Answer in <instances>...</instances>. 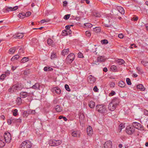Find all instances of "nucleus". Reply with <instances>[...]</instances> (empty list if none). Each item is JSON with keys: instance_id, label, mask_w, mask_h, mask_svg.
I'll return each mask as SVG.
<instances>
[{"instance_id": "obj_32", "label": "nucleus", "mask_w": 148, "mask_h": 148, "mask_svg": "<svg viewBox=\"0 0 148 148\" xmlns=\"http://www.w3.org/2000/svg\"><path fill=\"white\" fill-rule=\"evenodd\" d=\"M19 58V56L18 55H16L13 56L11 59V60L12 61H14L15 60H16L18 59Z\"/></svg>"}, {"instance_id": "obj_29", "label": "nucleus", "mask_w": 148, "mask_h": 148, "mask_svg": "<svg viewBox=\"0 0 148 148\" xmlns=\"http://www.w3.org/2000/svg\"><path fill=\"white\" fill-rule=\"evenodd\" d=\"M40 87V85L38 83H36L32 87V88L36 89H39ZM32 88H30V89Z\"/></svg>"}, {"instance_id": "obj_13", "label": "nucleus", "mask_w": 148, "mask_h": 148, "mask_svg": "<svg viewBox=\"0 0 148 148\" xmlns=\"http://www.w3.org/2000/svg\"><path fill=\"white\" fill-rule=\"evenodd\" d=\"M116 106L110 102L108 105V109L111 111H113L116 109Z\"/></svg>"}, {"instance_id": "obj_20", "label": "nucleus", "mask_w": 148, "mask_h": 148, "mask_svg": "<svg viewBox=\"0 0 148 148\" xmlns=\"http://www.w3.org/2000/svg\"><path fill=\"white\" fill-rule=\"evenodd\" d=\"M136 70L138 71V73L139 74H142L144 72H143L142 67L140 66H138L136 68Z\"/></svg>"}, {"instance_id": "obj_31", "label": "nucleus", "mask_w": 148, "mask_h": 148, "mask_svg": "<svg viewBox=\"0 0 148 148\" xmlns=\"http://www.w3.org/2000/svg\"><path fill=\"white\" fill-rule=\"evenodd\" d=\"M29 61V58L28 57H24L21 60V62L25 63Z\"/></svg>"}, {"instance_id": "obj_19", "label": "nucleus", "mask_w": 148, "mask_h": 148, "mask_svg": "<svg viewBox=\"0 0 148 148\" xmlns=\"http://www.w3.org/2000/svg\"><path fill=\"white\" fill-rule=\"evenodd\" d=\"M93 15L96 17H100L101 16L100 13L97 11H93L92 12Z\"/></svg>"}, {"instance_id": "obj_10", "label": "nucleus", "mask_w": 148, "mask_h": 148, "mask_svg": "<svg viewBox=\"0 0 148 148\" xmlns=\"http://www.w3.org/2000/svg\"><path fill=\"white\" fill-rule=\"evenodd\" d=\"M112 143L111 141H108L105 143L104 145V148H111Z\"/></svg>"}, {"instance_id": "obj_59", "label": "nucleus", "mask_w": 148, "mask_h": 148, "mask_svg": "<svg viewBox=\"0 0 148 148\" xmlns=\"http://www.w3.org/2000/svg\"><path fill=\"white\" fill-rule=\"evenodd\" d=\"M12 91H13L14 92H16V88H15V86H14V85L12 86Z\"/></svg>"}, {"instance_id": "obj_28", "label": "nucleus", "mask_w": 148, "mask_h": 148, "mask_svg": "<svg viewBox=\"0 0 148 148\" xmlns=\"http://www.w3.org/2000/svg\"><path fill=\"white\" fill-rule=\"evenodd\" d=\"M118 86L121 87H124L125 86V83L123 81H120L118 83Z\"/></svg>"}, {"instance_id": "obj_43", "label": "nucleus", "mask_w": 148, "mask_h": 148, "mask_svg": "<svg viewBox=\"0 0 148 148\" xmlns=\"http://www.w3.org/2000/svg\"><path fill=\"white\" fill-rule=\"evenodd\" d=\"M84 25L86 27L88 28H90L92 26V24L88 23L84 24Z\"/></svg>"}, {"instance_id": "obj_37", "label": "nucleus", "mask_w": 148, "mask_h": 148, "mask_svg": "<svg viewBox=\"0 0 148 148\" xmlns=\"http://www.w3.org/2000/svg\"><path fill=\"white\" fill-rule=\"evenodd\" d=\"M94 31L96 33L99 32L101 31L100 27H95L94 29Z\"/></svg>"}, {"instance_id": "obj_64", "label": "nucleus", "mask_w": 148, "mask_h": 148, "mask_svg": "<svg viewBox=\"0 0 148 148\" xmlns=\"http://www.w3.org/2000/svg\"><path fill=\"white\" fill-rule=\"evenodd\" d=\"M144 114L145 115L148 116V111L146 110H144Z\"/></svg>"}, {"instance_id": "obj_5", "label": "nucleus", "mask_w": 148, "mask_h": 148, "mask_svg": "<svg viewBox=\"0 0 148 148\" xmlns=\"http://www.w3.org/2000/svg\"><path fill=\"white\" fill-rule=\"evenodd\" d=\"M4 139L5 142L7 143H9L12 139L11 136L9 132H5L4 135Z\"/></svg>"}, {"instance_id": "obj_2", "label": "nucleus", "mask_w": 148, "mask_h": 148, "mask_svg": "<svg viewBox=\"0 0 148 148\" xmlns=\"http://www.w3.org/2000/svg\"><path fill=\"white\" fill-rule=\"evenodd\" d=\"M21 97L24 98L31 96H34V92L30 90L28 92H21L20 94Z\"/></svg>"}, {"instance_id": "obj_57", "label": "nucleus", "mask_w": 148, "mask_h": 148, "mask_svg": "<svg viewBox=\"0 0 148 148\" xmlns=\"http://www.w3.org/2000/svg\"><path fill=\"white\" fill-rule=\"evenodd\" d=\"M93 90L94 91L96 92H98L99 90V89L96 86H95L94 87Z\"/></svg>"}, {"instance_id": "obj_26", "label": "nucleus", "mask_w": 148, "mask_h": 148, "mask_svg": "<svg viewBox=\"0 0 148 148\" xmlns=\"http://www.w3.org/2000/svg\"><path fill=\"white\" fill-rule=\"evenodd\" d=\"M116 62L119 65H121L124 63L125 61L122 59H120L116 61Z\"/></svg>"}, {"instance_id": "obj_12", "label": "nucleus", "mask_w": 148, "mask_h": 148, "mask_svg": "<svg viewBox=\"0 0 148 148\" xmlns=\"http://www.w3.org/2000/svg\"><path fill=\"white\" fill-rule=\"evenodd\" d=\"M87 132L88 136H90L93 134V131L91 126H89L87 128Z\"/></svg>"}, {"instance_id": "obj_25", "label": "nucleus", "mask_w": 148, "mask_h": 148, "mask_svg": "<svg viewBox=\"0 0 148 148\" xmlns=\"http://www.w3.org/2000/svg\"><path fill=\"white\" fill-rule=\"evenodd\" d=\"M137 88L139 89L141 91H144L145 90V88H144L142 84H139L137 85Z\"/></svg>"}, {"instance_id": "obj_41", "label": "nucleus", "mask_w": 148, "mask_h": 148, "mask_svg": "<svg viewBox=\"0 0 148 148\" xmlns=\"http://www.w3.org/2000/svg\"><path fill=\"white\" fill-rule=\"evenodd\" d=\"M55 141H56L55 142V146H57L61 144L62 143V141L60 140H55Z\"/></svg>"}, {"instance_id": "obj_36", "label": "nucleus", "mask_w": 148, "mask_h": 148, "mask_svg": "<svg viewBox=\"0 0 148 148\" xmlns=\"http://www.w3.org/2000/svg\"><path fill=\"white\" fill-rule=\"evenodd\" d=\"M141 62L145 67L148 68V62L142 61Z\"/></svg>"}, {"instance_id": "obj_45", "label": "nucleus", "mask_w": 148, "mask_h": 148, "mask_svg": "<svg viewBox=\"0 0 148 148\" xmlns=\"http://www.w3.org/2000/svg\"><path fill=\"white\" fill-rule=\"evenodd\" d=\"M71 134L73 137H77L78 134L77 131H74L72 132Z\"/></svg>"}, {"instance_id": "obj_3", "label": "nucleus", "mask_w": 148, "mask_h": 148, "mask_svg": "<svg viewBox=\"0 0 148 148\" xmlns=\"http://www.w3.org/2000/svg\"><path fill=\"white\" fill-rule=\"evenodd\" d=\"M20 146L21 148H31L32 143L29 141H25L21 144Z\"/></svg>"}, {"instance_id": "obj_51", "label": "nucleus", "mask_w": 148, "mask_h": 148, "mask_svg": "<svg viewBox=\"0 0 148 148\" xmlns=\"http://www.w3.org/2000/svg\"><path fill=\"white\" fill-rule=\"evenodd\" d=\"M50 21L49 19H43L40 22L41 23H43L45 22H47Z\"/></svg>"}, {"instance_id": "obj_16", "label": "nucleus", "mask_w": 148, "mask_h": 148, "mask_svg": "<svg viewBox=\"0 0 148 148\" xmlns=\"http://www.w3.org/2000/svg\"><path fill=\"white\" fill-rule=\"evenodd\" d=\"M48 44L50 46H52L55 45V43L53 41L51 38H49L47 40Z\"/></svg>"}, {"instance_id": "obj_35", "label": "nucleus", "mask_w": 148, "mask_h": 148, "mask_svg": "<svg viewBox=\"0 0 148 148\" xmlns=\"http://www.w3.org/2000/svg\"><path fill=\"white\" fill-rule=\"evenodd\" d=\"M5 145L4 140L3 141L1 139H0V147H3Z\"/></svg>"}, {"instance_id": "obj_34", "label": "nucleus", "mask_w": 148, "mask_h": 148, "mask_svg": "<svg viewBox=\"0 0 148 148\" xmlns=\"http://www.w3.org/2000/svg\"><path fill=\"white\" fill-rule=\"evenodd\" d=\"M23 37V33H18L17 34L16 38H22Z\"/></svg>"}, {"instance_id": "obj_9", "label": "nucleus", "mask_w": 148, "mask_h": 148, "mask_svg": "<svg viewBox=\"0 0 148 148\" xmlns=\"http://www.w3.org/2000/svg\"><path fill=\"white\" fill-rule=\"evenodd\" d=\"M88 82L90 84L94 83L96 81V78L92 75H89L87 78Z\"/></svg>"}, {"instance_id": "obj_49", "label": "nucleus", "mask_w": 148, "mask_h": 148, "mask_svg": "<svg viewBox=\"0 0 148 148\" xmlns=\"http://www.w3.org/2000/svg\"><path fill=\"white\" fill-rule=\"evenodd\" d=\"M101 42L102 44H107L108 43V41L106 40H103L101 41Z\"/></svg>"}, {"instance_id": "obj_48", "label": "nucleus", "mask_w": 148, "mask_h": 148, "mask_svg": "<svg viewBox=\"0 0 148 148\" xmlns=\"http://www.w3.org/2000/svg\"><path fill=\"white\" fill-rule=\"evenodd\" d=\"M70 14H67L66 15H65L64 17V19L66 20H67V19H68L70 17Z\"/></svg>"}, {"instance_id": "obj_38", "label": "nucleus", "mask_w": 148, "mask_h": 148, "mask_svg": "<svg viewBox=\"0 0 148 148\" xmlns=\"http://www.w3.org/2000/svg\"><path fill=\"white\" fill-rule=\"evenodd\" d=\"M16 50V49L15 47L12 48L10 49L9 52L10 54H13L14 53Z\"/></svg>"}, {"instance_id": "obj_23", "label": "nucleus", "mask_w": 148, "mask_h": 148, "mask_svg": "<svg viewBox=\"0 0 148 148\" xmlns=\"http://www.w3.org/2000/svg\"><path fill=\"white\" fill-rule=\"evenodd\" d=\"M21 97H18L16 99V102L18 105H20L22 103V100Z\"/></svg>"}, {"instance_id": "obj_63", "label": "nucleus", "mask_w": 148, "mask_h": 148, "mask_svg": "<svg viewBox=\"0 0 148 148\" xmlns=\"http://www.w3.org/2000/svg\"><path fill=\"white\" fill-rule=\"evenodd\" d=\"M12 121L11 119V118L8 121V125H10L12 123Z\"/></svg>"}, {"instance_id": "obj_42", "label": "nucleus", "mask_w": 148, "mask_h": 148, "mask_svg": "<svg viewBox=\"0 0 148 148\" xmlns=\"http://www.w3.org/2000/svg\"><path fill=\"white\" fill-rule=\"evenodd\" d=\"M18 17L21 18H24L25 17V13H19L18 15Z\"/></svg>"}, {"instance_id": "obj_40", "label": "nucleus", "mask_w": 148, "mask_h": 148, "mask_svg": "<svg viewBox=\"0 0 148 148\" xmlns=\"http://www.w3.org/2000/svg\"><path fill=\"white\" fill-rule=\"evenodd\" d=\"M57 56L56 53H51L50 58L51 59H53L55 58H56Z\"/></svg>"}, {"instance_id": "obj_7", "label": "nucleus", "mask_w": 148, "mask_h": 148, "mask_svg": "<svg viewBox=\"0 0 148 148\" xmlns=\"http://www.w3.org/2000/svg\"><path fill=\"white\" fill-rule=\"evenodd\" d=\"M126 132L128 134L131 135L133 134L135 131V128L133 127L129 126H127L125 129Z\"/></svg>"}, {"instance_id": "obj_44", "label": "nucleus", "mask_w": 148, "mask_h": 148, "mask_svg": "<svg viewBox=\"0 0 148 148\" xmlns=\"http://www.w3.org/2000/svg\"><path fill=\"white\" fill-rule=\"evenodd\" d=\"M35 110H30L28 111V114H35Z\"/></svg>"}, {"instance_id": "obj_24", "label": "nucleus", "mask_w": 148, "mask_h": 148, "mask_svg": "<svg viewBox=\"0 0 148 148\" xmlns=\"http://www.w3.org/2000/svg\"><path fill=\"white\" fill-rule=\"evenodd\" d=\"M11 120L12 121V123H15L16 122H21V119L20 118L19 119H13L12 118H11Z\"/></svg>"}, {"instance_id": "obj_46", "label": "nucleus", "mask_w": 148, "mask_h": 148, "mask_svg": "<svg viewBox=\"0 0 148 148\" xmlns=\"http://www.w3.org/2000/svg\"><path fill=\"white\" fill-rule=\"evenodd\" d=\"M111 69L113 71H116L117 70V67L114 65L112 66L111 67Z\"/></svg>"}, {"instance_id": "obj_33", "label": "nucleus", "mask_w": 148, "mask_h": 148, "mask_svg": "<svg viewBox=\"0 0 148 148\" xmlns=\"http://www.w3.org/2000/svg\"><path fill=\"white\" fill-rule=\"evenodd\" d=\"M15 86V88L16 90H19L21 89L22 88L21 85H20L18 84H16L14 85Z\"/></svg>"}, {"instance_id": "obj_18", "label": "nucleus", "mask_w": 148, "mask_h": 148, "mask_svg": "<svg viewBox=\"0 0 148 148\" xmlns=\"http://www.w3.org/2000/svg\"><path fill=\"white\" fill-rule=\"evenodd\" d=\"M89 106L91 108H93L95 106V103L92 101H90L88 102Z\"/></svg>"}, {"instance_id": "obj_21", "label": "nucleus", "mask_w": 148, "mask_h": 148, "mask_svg": "<svg viewBox=\"0 0 148 148\" xmlns=\"http://www.w3.org/2000/svg\"><path fill=\"white\" fill-rule=\"evenodd\" d=\"M69 52V49L67 48L65 49L62 51V54L63 56H65Z\"/></svg>"}, {"instance_id": "obj_6", "label": "nucleus", "mask_w": 148, "mask_h": 148, "mask_svg": "<svg viewBox=\"0 0 148 148\" xmlns=\"http://www.w3.org/2000/svg\"><path fill=\"white\" fill-rule=\"evenodd\" d=\"M106 60V58L104 56H100L98 57L97 60L94 62L93 64L96 65L99 64V62H104Z\"/></svg>"}, {"instance_id": "obj_17", "label": "nucleus", "mask_w": 148, "mask_h": 148, "mask_svg": "<svg viewBox=\"0 0 148 148\" xmlns=\"http://www.w3.org/2000/svg\"><path fill=\"white\" fill-rule=\"evenodd\" d=\"M18 8V7L17 6H15L13 8H12V7H9L8 8H7L6 10L7 11L9 12V11L10 10L11 11H14L16 10Z\"/></svg>"}, {"instance_id": "obj_15", "label": "nucleus", "mask_w": 148, "mask_h": 148, "mask_svg": "<svg viewBox=\"0 0 148 148\" xmlns=\"http://www.w3.org/2000/svg\"><path fill=\"white\" fill-rule=\"evenodd\" d=\"M116 9L121 14H123L125 13V11L123 8L121 6H117Z\"/></svg>"}, {"instance_id": "obj_61", "label": "nucleus", "mask_w": 148, "mask_h": 148, "mask_svg": "<svg viewBox=\"0 0 148 148\" xmlns=\"http://www.w3.org/2000/svg\"><path fill=\"white\" fill-rule=\"evenodd\" d=\"M78 55V57L79 58H82L83 57V54L81 53H79Z\"/></svg>"}, {"instance_id": "obj_8", "label": "nucleus", "mask_w": 148, "mask_h": 148, "mask_svg": "<svg viewBox=\"0 0 148 148\" xmlns=\"http://www.w3.org/2000/svg\"><path fill=\"white\" fill-rule=\"evenodd\" d=\"M132 125L134 128L140 130H143V127L141 125L140 123L136 122H134L132 123Z\"/></svg>"}, {"instance_id": "obj_56", "label": "nucleus", "mask_w": 148, "mask_h": 148, "mask_svg": "<svg viewBox=\"0 0 148 148\" xmlns=\"http://www.w3.org/2000/svg\"><path fill=\"white\" fill-rule=\"evenodd\" d=\"M116 94L115 92L114 91H112L109 94V96H112Z\"/></svg>"}, {"instance_id": "obj_39", "label": "nucleus", "mask_w": 148, "mask_h": 148, "mask_svg": "<svg viewBox=\"0 0 148 148\" xmlns=\"http://www.w3.org/2000/svg\"><path fill=\"white\" fill-rule=\"evenodd\" d=\"M12 112H13V115L14 116H17L18 114V110L17 109H15L14 110H12Z\"/></svg>"}, {"instance_id": "obj_22", "label": "nucleus", "mask_w": 148, "mask_h": 148, "mask_svg": "<svg viewBox=\"0 0 148 148\" xmlns=\"http://www.w3.org/2000/svg\"><path fill=\"white\" fill-rule=\"evenodd\" d=\"M55 110L57 112H61L62 110V107H60L59 105H57L55 107Z\"/></svg>"}, {"instance_id": "obj_14", "label": "nucleus", "mask_w": 148, "mask_h": 148, "mask_svg": "<svg viewBox=\"0 0 148 148\" xmlns=\"http://www.w3.org/2000/svg\"><path fill=\"white\" fill-rule=\"evenodd\" d=\"M120 102L119 99L117 98H114L111 101V103L114 105H115L116 106L119 105Z\"/></svg>"}, {"instance_id": "obj_1", "label": "nucleus", "mask_w": 148, "mask_h": 148, "mask_svg": "<svg viewBox=\"0 0 148 148\" xmlns=\"http://www.w3.org/2000/svg\"><path fill=\"white\" fill-rule=\"evenodd\" d=\"M96 110L101 113H105L107 112V110L105 105L99 104L96 106Z\"/></svg>"}, {"instance_id": "obj_60", "label": "nucleus", "mask_w": 148, "mask_h": 148, "mask_svg": "<svg viewBox=\"0 0 148 148\" xmlns=\"http://www.w3.org/2000/svg\"><path fill=\"white\" fill-rule=\"evenodd\" d=\"M138 19V17H133L132 18V20L134 21H137Z\"/></svg>"}, {"instance_id": "obj_27", "label": "nucleus", "mask_w": 148, "mask_h": 148, "mask_svg": "<svg viewBox=\"0 0 148 148\" xmlns=\"http://www.w3.org/2000/svg\"><path fill=\"white\" fill-rule=\"evenodd\" d=\"M55 140H50L49 142V144L50 146H55Z\"/></svg>"}, {"instance_id": "obj_58", "label": "nucleus", "mask_w": 148, "mask_h": 148, "mask_svg": "<svg viewBox=\"0 0 148 148\" xmlns=\"http://www.w3.org/2000/svg\"><path fill=\"white\" fill-rule=\"evenodd\" d=\"M115 86V84L114 82H111L110 84V87H114Z\"/></svg>"}, {"instance_id": "obj_54", "label": "nucleus", "mask_w": 148, "mask_h": 148, "mask_svg": "<svg viewBox=\"0 0 148 148\" xmlns=\"http://www.w3.org/2000/svg\"><path fill=\"white\" fill-rule=\"evenodd\" d=\"M125 127V125L123 123H121L119 125V127L120 129H121V130H122V129L123 128Z\"/></svg>"}, {"instance_id": "obj_62", "label": "nucleus", "mask_w": 148, "mask_h": 148, "mask_svg": "<svg viewBox=\"0 0 148 148\" xmlns=\"http://www.w3.org/2000/svg\"><path fill=\"white\" fill-rule=\"evenodd\" d=\"M63 5L64 6L66 7V5H67L68 3L66 1H65L63 2Z\"/></svg>"}, {"instance_id": "obj_4", "label": "nucleus", "mask_w": 148, "mask_h": 148, "mask_svg": "<svg viewBox=\"0 0 148 148\" xmlns=\"http://www.w3.org/2000/svg\"><path fill=\"white\" fill-rule=\"evenodd\" d=\"M75 55L74 54L71 53L68 55L66 60V62L67 64L71 63L74 60Z\"/></svg>"}, {"instance_id": "obj_11", "label": "nucleus", "mask_w": 148, "mask_h": 148, "mask_svg": "<svg viewBox=\"0 0 148 148\" xmlns=\"http://www.w3.org/2000/svg\"><path fill=\"white\" fill-rule=\"evenodd\" d=\"M51 90L53 92L55 91L56 93L58 94H60L61 93V90L60 88L57 87L51 89Z\"/></svg>"}, {"instance_id": "obj_52", "label": "nucleus", "mask_w": 148, "mask_h": 148, "mask_svg": "<svg viewBox=\"0 0 148 148\" xmlns=\"http://www.w3.org/2000/svg\"><path fill=\"white\" fill-rule=\"evenodd\" d=\"M85 34L86 36L88 37H90L91 36L90 32L88 31H86L85 32Z\"/></svg>"}, {"instance_id": "obj_50", "label": "nucleus", "mask_w": 148, "mask_h": 148, "mask_svg": "<svg viewBox=\"0 0 148 148\" xmlns=\"http://www.w3.org/2000/svg\"><path fill=\"white\" fill-rule=\"evenodd\" d=\"M65 88L66 90L68 91H70L71 90L69 85L67 84H65Z\"/></svg>"}, {"instance_id": "obj_55", "label": "nucleus", "mask_w": 148, "mask_h": 148, "mask_svg": "<svg viewBox=\"0 0 148 148\" xmlns=\"http://www.w3.org/2000/svg\"><path fill=\"white\" fill-rule=\"evenodd\" d=\"M31 14V13L30 12H28L25 13V17H28L30 16Z\"/></svg>"}, {"instance_id": "obj_47", "label": "nucleus", "mask_w": 148, "mask_h": 148, "mask_svg": "<svg viewBox=\"0 0 148 148\" xmlns=\"http://www.w3.org/2000/svg\"><path fill=\"white\" fill-rule=\"evenodd\" d=\"M126 81L128 85H131L132 84L130 79L129 78H127L126 79Z\"/></svg>"}, {"instance_id": "obj_53", "label": "nucleus", "mask_w": 148, "mask_h": 148, "mask_svg": "<svg viewBox=\"0 0 148 148\" xmlns=\"http://www.w3.org/2000/svg\"><path fill=\"white\" fill-rule=\"evenodd\" d=\"M6 77V75L5 74H2L0 77V79L3 80Z\"/></svg>"}, {"instance_id": "obj_30", "label": "nucleus", "mask_w": 148, "mask_h": 148, "mask_svg": "<svg viewBox=\"0 0 148 148\" xmlns=\"http://www.w3.org/2000/svg\"><path fill=\"white\" fill-rule=\"evenodd\" d=\"M44 70L45 71H48L53 70V69L49 66H45L44 68Z\"/></svg>"}]
</instances>
